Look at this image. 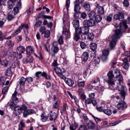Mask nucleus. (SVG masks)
<instances>
[{
  "instance_id": "nucleus-15",
  "label": "nucleus",
  "mask_w": 130,
  "mask_h": 130,
  "mask_svg": "<svg viewBox=\"0 0 130 130\" xmlns=\"http://www.w3.org/2000/svg\"><path fill=\"white\" fill-rule=\"evenodd\" d=\"M40 116L41 117V120L43 122L46 121L47 120L48 117L45 115V113L44 112L41 113Z\"/></svg>"
},
{
  "instance_id": "nucleus-26",
  "label": "nucleus",
  "mask_w": 130,
  "mask_h": 130,
  "mask_svg": "<svg viewBox=\"0 0 130 130\" xmlns=\"http://www.w3.org/2000/svg\"><path fill=\"white\" fill-rule=\"evenodd\" d=\"M25 127V125L24 123L23 122V120L20 122V124L19 125V128L18 130H23V128Z\"/></svg>"
},
{
  "instance_id": "nucleus-33",
  "label": "nucleus",
  "mask_w": 130,
  "mask_h": 130,
  "mask_svg": "<svg viewBox=\"0 0 130 130\" xmlns=\"http://www.w3.org/2000/svg\"><path fill=\"white\" fill-rule=\"evenodd\" d=\"M95 21L97 22H100L102 19V16L100 15H97L95 17Z\"/></svg>"
},
{
  "instance_id": "nucleus-22",
  "label": "nucleus",
  "mask_w": 130,
  "mask_h": 130,
  "mask_svg": "<svg viewBox=\"0 0 130 130\" xmlns=\"http://www.w3.org/2000/svg\"><path fill=\"white\" fill-rule=\"evenodd\" d=\"M58 43L57 42H54L53 45V52L55 53H56L58 51L59 49L57 47Z\"/></svg>"
},
{
  "instance_id": "nucleus-54",
  "label": "nucleus",
  "mask_w": 130,
  "mask_h": 130,
  "mask_svg": "<svg viewBox=\"0 0 130 130\" xmlns=\"http://www.w3.org/2000/svg\"><path fill=\"white\" fill-rule=\"evenodd\" d=\"M121 120H119L115 122L110 123H109V124L111 126H115L120 122H121Z\"/></svg>"
},
{
  "instance_id": "nucleus-47",
  "label": "nucleus",
  "mask_w": 130,
  "mask_h": 130,
  "mask_svg": "<svg viewBox=\"0 0 130 130\" xmlns=\"http://www.w3.org/2000/svg\"><path fill=\"white\" fill-rule=\"evenodd\" d=\"M42 23V22L40 20H38L36 22L34 25V27L36 28H38L41 25Z\"/></svg>"
},
{
  "instance_id": "nucleus-46",
  "label": "nucleus",
  "mask_w": 130,
  "mask_h": 130,
  "mask_svg": "<svg viewBox=\"0 0 130 130\" xmlns=\"http://www.w3.org/2000/svg\"><path fill=\"white\" fill-rule=\"evenodd\" d=\"M21 8L18 7L17 6H16L14 8L13 11L14 13V15H16L18 14L19 12V9Z\"/></svg>"
},
{
  "instance_id": "nucleus-45",
  "label": "nucleus",
  "mask_w": 130,
  "mask_h": 130,
  "mask_svg": "<svg viewBox=\"0 0 130 130\" xmlns=\"http://www.w3.org/2000/svg\"><path fill=\"white\" fill-rule=\"evenodd\" d=\"M103 112L104 113L108 116L111 115L112 113L111 111L109 109H105L104 110Z\"/></svg>"
},
{
  "instance_id": "nucleus-8",
  "label": "nucleus",
  "mask_w": 130,
  "mask_h": 130,
  "mask_svg": "<svg viewBox=\"0 0 130 130\" xmlns=\"http://www.w3.org/2000/svg\"><path fill=\"white\" fill-rule=\"evenodd\" d=\"M86 125L88 128L93 130L94 129L96 126L95 123L92 121L89 120L86 124Z\"/></svg>"
},
{
  "instance_id": "nucleus-28",
  "label": "nucleus",
  "mask_w": 130,
  "mask_h": 130,
  "mask_svg": "<svg viewBox=\"0 0 130 130\" xmlns=\"http://www.w3.org/2000/svg\"><path fill=\"white\" fill-rule=\"evenodd\" d=\"M72 24L74 27L76 28L79 26V22L78 20H74L72 21Z\"/></svg>"
},
{
  "instance_id": "nucleus-1",
  "label": "nucleus",
  "mask_w": 130,
  "mask_h": 130,
  "mask_svg": "<svg viewBox=\"0 0 130 130\" xmlns=\"http://www.w3.org/2000/svg\"><path fill=\"white\" fill-rule=\"evenodd\" d=\"M122 36L121 31L120 30L118 29L116 30L115 34L112 36V40L109 41V48L110 50L113 49L116 45V42L118 39Z\"/></svg>"
},
{
  "instance_id": "nucleus-21",
  "label": "nucleus",
  "mask_w": 130,
  "mask_h": 130,
  "mask_svg": "<svg viewBox=\"0 0 130 130\" xmlns=\"http://www.w3.org/2000/svg\"><path fill=\"white\" fill-rule=\"evenodd\" d=\"M17 94V92L15 91L14 93L12 94V102H13L16 104L18 102V99L16 96Z\"/></svg>"
},
{
  "instance_id": "nucleus-42",
  "label": "nucleus",
  "mask_w": 130,
  "mask_h": 130,
  "mask_svg": "<svg viewBox=\"0 0 130 130\" xmlns=\"http://www.w3.org/2000/svg\"><path fill=\"white\" fill-rule=\"evenodd\" d=\"M41 76L43 77L46 79H50L49 76L45 72H43L42 73L41 72Z\"/></svg>"
},
{
  "instance_id": "nucleus-6",
  "label": "nucleus",
  "mask_w": 130,
  "mask_h": 130,
  "mask_svg": "<svg viewBox=\"0 0 130 130\" xmlns=\"http://www.w3.org/2000/svg\"><path fill=\"white\" fill-rule=\"evenodd\" d=\"M82 32V30L80 27L79 26L75 28V34L74 36L75 40L77 41L80 38V35Z\"/></svg>"
},
{
  "instance_id": "nucleus-55",
  "label": "nucleus",
  "mask_w": 130,
  "mask_h": 130,
  "mask_svg": "<svg viewBox=\"0 0 130 130\" xmlns=\"http://www.w3.org/2000/svg\"><path fill=\"white\" fill-rule=\"evenodd\" d=\"M54 70L56 73L57 75L62 72L61 70L59 68L56 67Z\"/></svg>"
},
{
  "instance_id": "nucleus-17",
  "label": "nucleus",
  "mask_w": 130,
  "mask_h": 130,
  "mask_svg": "<svg viewBox=\"0 0 130 130\" xmlns=\"http://www.w3.org/2000/svg\"><path fill=\"white\" fill-rule=\"evenodd\" d=\"M34 59L33 57L31 56H29L27 57L26 59H24L23 61L24 63H26L27 62H29L32 63Z\"/></svg>"
},
{
  "instance_id": "nucleus-44",
  "label": "nucleus",
  "mask_w": 130,
  "mask_h": 130,
  "mask_svg": "<svg viewBox=\"0 0 130 130\" xmlns=\"http://www.w3.org/2000/svg\"><path fill=\"white\" fill-rule=\"evenodd\" d=\"M44 34V37L46 38H48L50 35V32L49 30H47Z\"/></svg>"
},
{
  "instance_id": "nucleus-19",
  "label": "nucleus",
  "mask_w": 130,
  "mask_h": 130,
  "mask_svg": "<svg viewBox=\"0 0 130 130\" xmlns=\"http://www.w3.org/2000/svg\"><path fill=\"white\" fill-rule=\"evenodd\" d=\"M27 53L28 55H31L34 53V50L32 46H28L26 47Z\"/></svg>"
},
{
  "instance_id": "nucleus-34",
  "label": "nucleus",
  "mask_w": 130,
  "mask_h": 130,
  "mask_svg": "<svg viewBox=\"0 0 130 130\" xmlns=\"http://www.w3.org/2000/svg\"><path fill=\"white\" fill-rule=\"evenodd\" d=\"M17 49L20 53H23L25 51V48L22 46H20L18 47Z\"/></svg>"
},
{
  "instance_id": "nucleus-60",
  "label": "nucleus",
  "mask_w": 130,
  "mask_h": 130,
  "mask_svg": "<svg viewBox=\"0 0 130 130\" xmlns=\"http://www.w3.org/2000/svg\"><path fill=\"white\" fill-rule=\"evenodd\" d=\"M113 16V14L110 13L109 14V16H108L106 18V20L109 22H110L111 21L112 19V18Z\"/></svg>"
},
{
  "instance_id": "nucleus-59",
  "label": "nucleus",
  "mask_w": 130,
  "mask_h": 130,
  "mask_svg": "<svg viewBox=\"0 0 130 130\" xmlns=\"http://www.w3.org/2000/svg\"><path fill=\"white\" fill-rule=\"evenodd\" d=\"M58 43L60 45H61L63 43V40L62 36H60L58 40Z\"/></svg>"
},
{
  "instance_id": "nucleus-2",
  "label": "nucleus",
  "mask_w": 130,
  "mask_h": 130,
  "mask_svg": "<svg viewBox=\"0 0 130 130\" xmlns=\"http://www.w3.org/2000/svg\"><path fill=\"white\" fill-rule=\"evenodd\" d=\"M95 94L94 93H91L89 94L88 98L85 100V103L86 104H92L94 106L96 105L97 102L95 100H93L94 98Z\"/></svg>"
},
{
  "instance_id": "nucleus-49",
  "label": "nucleus",
  "mask_w": 130,
  "mask_h": 130,
  "mask_svg": "<svg viewBox=\"0 0 130 130\" xmlns=\"http://www.w3.org/2000/svg\"><path fill=\"white\" fill-rule=\"evenodd\" d=\"M77 85L79 87H83L85 86V82L83 81L78 82Z\"/></svg>"
},
{
  "instance_id": "nucleus-18",
  "label": "nucleus",
  "mask_w": 130,
  "mask_h": 130,
  "mask_svg": "<svg viewBox=\"0 0 130 130\" xmlns=\"http://www.w3.org/2000/svg\"><path fill=\"white\" fill-rule=\"evenodd\" d=\"M89 26L85 25L83 23V26L82 28V30L83 33L88 34L89 31Z\"/></svg>"
},
{
  "instance_id": "nucleus-48",
  "label": "nucleus",
  "mask_w": 130,
  "mask_h": 130,
  "mask_svg": "<svg viewBox=\"0 0 130 130\" xmlns=\"http://www.w3.org/2000/svg\"><path fill=\"white\" fill-rule=\"evenodd\" d=\"M94 63L95 64H99L100 62V60L98 57H94L93 61Z\"/></svg>"
},
{
  "instance_id": "nucleus-56",
  "label": "nucleus",
  "mask_w": 130,
  "mask_h": 130,
  "mask_svg": "<svg viewBox=\"0 0 130 130\" xmlns=\"http://www.w3.org/2000/svg\"><path fill=\"white\" fill-rule=\"evenodd\" d=\"M100 82V79L99 77H96L94 78L93 79L92 82L93 83H99Z\"/></svg>"
},
{
  "instance_id": "nucleus-13",
  "label": "nucleus",
  "mask_w": 130,
  "mask_h": 130,
  "mask_svg": "<svg viewBox=\"0 0 130 130\" xmlns=\"http://www.w3.org/2000/svg\"><path fill=\"white\" fill-rule=\"evenodd\" d=\"M49 117L50 120L53 121L55 120L57 117V114L55 112H53L51 111L50 113L49 114Z\"/></svg>"
},
{
  "instance_id": "nucleus-52",
  "label": "nucleus",
  "mask_w": 130,
  "mask_h": 130,
  "mask_svg": "<svg viewBox=\"0 0 130 130\" xmlns=\"http://www.w3.org/2000/svg\"><path fill=\"white\" fill-rule=\"evenodd\" d=\"M101 59L103 62H105L108 59L107 56L102 54L101 56Z\"/></svg>"
},
{
  "instance_id": "nucleus-30",
  "label": "nucleus",
  "mask_w": 130,
  "mask_h": 130,
  "mask_svg": "<svg viewBox=\"0 0 130 130\" xmlns=\"http://www.w3.org/2000/svg\"><path fill=\"white\" fill-rule=\"evenodd\" d=\"M85 9L87 11H90V5L89 2H86L84 5Z\"/></svg>"
},
{
  "instance_id": "nucleus-24",
  "label": "nucleus",
  "mask_w": 130,
  "mask_h": 130,
  "mask_svg": "<svg viewBox=\"0 0 130 130\" xmlns=\"http://www.w3.org/2000/svg\"><path fill=\"white\" fill-rule=\"evenodd\" d=\"M26 78L23 77H22L20 79L19 83L20 86L24 85L26 81Z\"/></svg>"
},
{
  "instance_id": "nucleus-50",
  "label": "nucleus",
  "mask_w": 130,
  "mask_h": 130,
  "mask_svg": "<svg viewBox=\"0 0 130 130\" xmlns=\"http://www.w3.org/2000/svg\"><path fill=\"white\" fill-rule=\"evenodd\" d=\"M92 116L95 120L96 124H98V122L102 121L101 120L100 118L97 117H95L93 115H92Z\"/></svg>"
},
{
  "instance_id": "nucleus-10",
  "label": "nucleus",
  "mask_w": 130,
  "mask_h": 130,
  "mask_svg": "<svg viewBox=\"0 0 130 130\" xmlns=\"http://www.w3.org/2000/svg\"><path fill=\"white\" fill-rule=\"evenodd\" d=\"M122 103L121 101L119 102L117 106L116 107L118 109H123L126 108L127 107V106L125 103L122 101Z\"/></svg>"
},
{
  "instance_id": "nucleus-62",
  "label": "nucleus",
  "mask_w": 130,
  "mask_h": 130,
  "mask_svg": "<svg viewBox=\"0 0 130 130\" xmlns=\"http://www.w3.org/2000/svg\"><path fill=\"white\" fill-rule=\"evenodd\" d=\"M124 5L125 7H128L129 5V3L127 0H124L123 2Z\"/></svg>"
},
{
  "instance_id": "nucleus-31",
  "label": "nucleus",
  "mask_w": 130,
  "mask_h": 130,
  "mask_svg": "<svg viewBox=\"0 0 130 130\" xmlns=\"http://www.w3.org/2000/svg\"><path fill=\"white\" fill-rule=\"evenodd\" d=\"M12 72L11 70V68H9L6 71V75L9 76H12Z\"/></svg>"
},
{
  "instance_id": "nucleus-7",
  "label": "nucleus",
  "mask_w": 130,
  "mask_h": 130,
  "mask_svg": "<svg viewBox=\"0 0 130 130\" xmlns=\"http://www.w3.org/2000/svg\"><path fill=\"white\" fill-rule=\"evenodd\" d=\"M124 14L122 12H119L118 14H115L113 16V18L116 20H119L121 21L124 20Z\"/></svg>"
},
{
  "instance_id": "nucleus-16",
  "label": "nucleus",
  "mask_w": 130,
  "mask_h": 130,
  "mask_svg": "<svg viewBox=\"0 0 130 130\" xmlns=\"http://www.w3.org/2000/svg\"><path fill=\"white\" fill-rule=\"evenodd\" d=\"M7 105L9 106L10 108L13 110H14L16 108V104L13 102L9 101L7 103Z\"/></svg>"
},
{
  "instance_id": "nucleus-53",
  "label": "nucleus",
  "mask_w": 130,
  "mask_h": 130,
  "mask_svg": "<svg viewBox=\"0 0 130 130\" xmlns=\"http://www.w3.org/2000/svg\"><path fill=\"white\" fill-rule=\"evenodd\" d=\"M8 89L9 87L7 86L4 88L2 91V93L3 94H5L6 92H8Z\"/></svg>"
},
{
  "instance_id": "nucleus-27",
  "label": "nucleus",
  "mask_w": 130,
  "mask_h": 130,
  "mask_svg": "<svg viewBox=\"0 0 130 130\" xmlns=\"http://www.w3.org/2000/svg\"><path fill=\"white\" fill-rule=\"evenodd\" d=\"M77 124H75L74 121H73L72 124L70 125V128L71 130H75L77 127Z\"/></svg>"
},
{
  "instance_id": "nucleus-39",
  "label": "nucleus",
  "mask_w": 130,
  "mask_h": 130,
  "mask_svg": "<svg viewBox=\"0 0 130 130\" xmlns=\"http://www.w3.org/2000/svg\"><path fill=\"white\" fill-rule=\"evenodd\" d=\"M14 42L11 40H9L7 41V44L10 47H13L14 45Z\"/></svg>"
},
{
  "instance_id": "nucleus-23",
  "label": "nucleus",
  "mask_w": 130,
  "mask_h": 130,
  "mask_svg": "<svg viewBox=\"0 0 130 130\" xmlns=\"http://www.w3.org/2000/svg\"><path fill=\"white\" fill-rule=\"evenodd\" d=\"M89 57V54L87 52H84L82 56V59L84 62L86 61Z\"/></svg>"
},
{
  "instance_id": "nucleus-40",
  "label": "nucleus",
  "mask_w": 130,
  "mask_h": 130,
  "mask_svg": "<svg viewBox=\"0 0 130 130\" xmlns=\"http://www.w3.org/2000/svg\"><path fill=\"white\" fill-rule=\"evenodd\" d=\"M1 64L3 66L5 67H7L8 65V61L5 59L1 61Z\"/></svg>"
},
{
  "instance_id": "nucleus-35",
  "label": "nucleus",
  "mask_w": 130,
  "mask_h": 130,
  "mask_svg": "<svg viewBox=\"0 0 130 130\" xmlns=\"http://www.w3.org/2000/svg\"><path fill=\"white\" fill-rule=\"evenodd\" d=\"M96 65V64L94 63L93 62L91 61L88 63L87 64V66L89 68H93Z\"/></svg>"
},
{
  "instance_id": "nucleus-12",
  "label": "nucleus",
  "mask_w": 130,
  "mask_h": 130,
  "mask_svg": "<svg viewBox=\"0 0 130 130\" xmlns=\"http://www.w3.org/2000/svg\"><path fill=\"white\" fill-rule=\"evenodd\" d=\"M74 12H80V10L81 8L79 4L77 3V0H76L74 2Z\"/></svg>"
},
{
  "instance_id": "nucleus-51",
  "label": "nucleus",
  "mask_w": 130,
  "mask_h": 130,
  "mask_svg": "<svg viewBox=\"0 0 130 130\" xmlns=\"http://www.w3.org/2000/svg\"><path fill=\"white\" fill-rule=\"evenodd\" d=\"M81 13V12H75L74 15V17L75 19H78L79 18V14Z\"/></svg>"
},
{
  "instance_id": "nucleus-43",
  "label": "nucleus",
  "mask_w": 130,
  "mask_h": 130,
  "mask_svg": "<svg viewBox=\"0 0 130 130\" xmlns=\"http://www.w3.org/2000/svg\"><path fill=\"white\" fill-rule=\"evenodd\" d=\"M20 26L21 28L22 29L23 28H24L25 29H28L29 28L28 24L24 23L22 24Z\"/></svg>"
},
{
  "instance_id": "nucleus-63",
  "label": "nucleus",
  "mask_w": 130,
  "mask_h": 130,
  "mask_svg": "<svg viewBox=\"0 0 130 130\" xmlns=\"http://www.w3.org/2000/svg\"><path fill=\"white\" fill-rule=\"evenodd\" d=\"M14 18V17L12 15L8 14L7 15V19L9 21L11 20Z\"/></svg>"
},
{
  "instance_id": "nucleus-20",
  "label": "nucleus",
  "mask_w": 130,
  "mask_h": 130,
  "mask_svg": "<svg viewBox=\"0 0 130 130\" xmlns=\"http://www.w3.org/2000/svg\"><path fill=\"white\" fill-rule=\"evenodd\" d=\"M127 23V22L126 23L123 21L122 23H120L119 27L121 30H122L123 28H124L126 30L127 29L128 26L126 24Z\"/></svg>"
},
{
  "instance_id": "nucleus-58",
  "label": "nucleus",
  "mask_w": 130,
  "mask_h": 130,
  "mask_svg": "<svg viewBox=\"0 0 130 130\" xmlns=\"http://www.w3.org/2000/svg\"><path fill=\"white\" fill-rule=\"evenodd\" d=\"M64 29H65L64 27L63 28V31L62 33V35L65 36V37L67 38L68 36V32L67 30L66 29L64 30Z\"/></svg>"
},
{
  "instance_id": "nucleus-32",
  "label": "nucleus",
  "mask_w": 130,
  "mask_h": 130,
  "mask_svg": "<svg viewBox=\"0 0 130 130\" xmlns=\"http://www.w3.org/2000/svg\"><path fill=\"white\" fill-rule=\"evenodd\" d=\"M118 82H117L118 84H121L123 82V80L122 77L121 75L119 76L118 77L116 78Z\"/></svg>"
},
{
  "instance_id": "nucleus-29",
  "label": "nucleus",
  "mask_w": 130,
  "mask_h": 130,
  "mask_svg": "<svg viewBox=\"0 0 130 130\" xmlns=\"http://www.w3.org/2000/svg\"><path fill=\"white\" fill-rule=\"evenodd\" d=\"M22 30L21 28L19 26V28L15 30H14L12 33V35L15 36L20 33Z\"/></svg>"
},
{
  "instance_id": "nucleus-36",
  "label": "nucleus",
  "mask_w": 130,
  "mask_h": 130,
  "mask_svg": "<svg viewBox=\"0 0 130 130\" xmlns=\"http://www.w3.org/2000/svg\"><path fill=\"white\" fill-rule=\"evenodd\" d=\"M46 28L44 26L41 27L39 29L40 32L41 33V35H43L46 31Z\"/></svg>"
},
{
  "instance_id": "nucleus-37",
  "label": "nucleus",
  "mask_w": 130,
  "mask_h": 130,
  "mask_svg": "<svg viewBox=\"0 0 130 130\" xmlns=\"http://www.w3.org/2000/svg\"><path fill=\"white\" fill-rule=\"evenodd\" d=\"M90 47L92 51L95 50L97 48V45L95 43H92L90 44Z\"/></svg>"
},
{
  "instance_id": "nucleus-4",
  "label": "nucleus",
  "mask_w": 130,
  "mask_h": 130,
  "mask_svg": "<svg viewBox=\"0 0 130 130\" xmlns=\"http://www.w3.org/2000/svg\"><path fill=\"white\" fill-rule=\"evenodd\" d=\"M108 78L104 79L105 82L107 83L109 87L113 88L115 87V80L114 79L113 77L111 76V75L109 73L107 74Z\"/></svg>"
},
{
  "instance_id": "nucleus-38",
  "label": "nucleus",
  "mask_w": 130,
  "mask_h": 130,
  "mask_svg": "<svg viewBox=\"0 0 130 130\" xmlns=\"http://www.w3.org/2000/svg\"><path fill=\"white\" fill-rule=\"evenodd\" d=\"M96 13L94 11H91L88 14V16L90 18L93 19L95 16Z\"/></svg>"
},
{
  "instance_id": "nucleus-14",
  "label": "nucleus",
  "mask_w": 130,
  "mask_h": 130,
  "mask_svg": "<svg viewBox=\"0 0 130 130\" xmlns=\"http://www.w3.org/2000/svg\"><path fill=\"white\" fill-rule=\"evenodd\" d=\"M65 81L66 83L70 87H72L74 84V81L71 79L66 78Z\"/></svg>"
},
{
  "instance_id": "nucleus-3",
  "label": "nucleus",
  "mask_w": 130,
  "mask_h": 130,
  "mask_svg": "<svg viewBox=\"0 0 130 130\" xmlns=\"http://www.w3.org/2000/svg\"><path fill=\"white\" fill-rule=\"evenodd\" d=\"M117 90L120 91V94L121 95V98L124 100L126 93V87L122 85L121 84H118L117 85Z\"/></svg>"
},
{
  "instance_id": "nucleus-11",
  "label": "nucleus",
  "mask_w": 130,
  "mask_h": 130,
  "mask_svg": "<svg viewBox=\"0 0 130 130\" xmlns=\"http://www.w3.org/2000/svg\"><path fill=\"white\" fill-rule=\"evenodd\" d=\"M96 8L98 12L101 14H103L104 13V8L102 7L99 4H98L96 6Z\"/></svg>"
},
{
  "instance_id": "nucleus-5",
  "label": "nucleus",
  "mask_w": 130,
  "mask_h": 130,
  "mask_svg": "<svg viewBox=\"0 0 130 130\" xmlns=\"http://www.w3.org/2000/svg\"><path fill=\"white\" fill-rule=\"evenodd\" d=\"M85 25L89 27L94 26L96 23V22L93 19L90 18L88 20H86L83 22Z\"/></svg>"
},
{
  "instance_id": "nucleus-57",
  "label": "nucleus",
  "mask_w": 130,
  "mask_h": 130,
  "mask_svg": "<svg viewBox=\"0 0 130 130\" xmlns=\"http://www.w3.org/2000/svg\"><path fill=\"white\" fill-rule=\"evenodd\" d=\"M102 54L104 55L108 56L109 54V51L108 50L105 49L103 50L102 52Z\"/></svg>"
},
{
  "instance_id": "nucleus-64",
  "label": "nucleus",
  "mask_w": 130,
  "mask_h": 130,
  "mask_svg": "<svg viewBox=\"0 0 130 130\" xmlns=\"http://www.w3.org/2000/svg\"><path fill=\"white\" fill-rule=\"evenodd\" d=\"M79 130H87V128L84 125H81L80 126Z\"/></svg>"
},
{
  "instance_id": "nucleus-25",
  "label": "nucleus",
  "mask_w": 130,
  "mask_h": 130,
  "mask_svg": "<svg viewBox=\"0 0 130 130\" xmlns=\"http://www.w3.org/2000/svg\"><path fill=\"white\" fill-rule=\"evenodd\" d=\"M14 5V2L11 0H9L8 1V6L9 9L12 8Z\"/></svg>"
},
{
  "instance_id": "nucleus-9",
  "label": "nucleus",
  "mask_w": 130,
  "mask_h": 130,
  "mask_svg": "<svg viewBox=\"0 0 130 130\" xmlns=\"http://www.w3.org/2000/svg\"><path fill=\"white\" fill-rule=\"evenodd\" d=\"M108 73H109L111 75V76L114 78H116L121 75L119 70L117 69L115 70L114 73H113L112 71H110Z\"/></svg>"
},
{
  "instance_id": "nucleus-41",
  "label": "nucleus",
  "mask_w": 130,
  "mask_h": 130,
  "mask_svg": "<svg viewBox=\"0 0 130 130\" xmlns=\"http://www.w3.org/2000/svg\"><path fill=\"white\" fill-rule=\"evenodd\" d=\"M94 36L92 33L88 34V35L87 38L90 40L91 41L94 38Z\"/></svg>"
},
{
  "instance_id": "nucleus-61",
  "label": "nucleus",
  "mask_w": 130,
  "mask_h": 130,
  "mask_svg": "<svg viewBox=\"0 0 130 130\" xmlns=\"http://www.w3.org/2000/svg\"><path fill=\"white\" fill-rule=\"evenodd\" d=\"M15 38L18 42H20L22 40V36L21 35H18Z\"/></svg>"
}]
</instances>
